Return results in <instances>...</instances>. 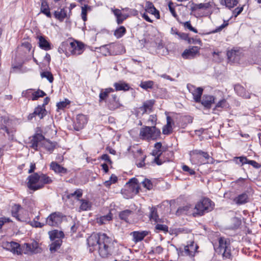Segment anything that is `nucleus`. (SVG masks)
<instances>
[{
    "label": "nucleus",
    "mask_w": 261,
    "mask_h": 261,
    "mask_svg": "<svg viewBox=\"0 0 261 261\" xmlns=\"http://www.w3.org/2000/svg\"><path fill=\"white\" fill-rule=\"evenodd\" d=\"M36 169V164L31 163L28 171L31 174L27 177L26 183L28 188L34 192L43 189L46 185L50 184L53 181L46 174L41 172H34Z\"/></svg>",
    "instance_id": "f257e3e1"
},
{
    "label": "nucleus",
    "mask_w": 261,
    "mask_h": 261,
    "mask_svg": "<svg viewBox=\"0 0 261 261\" xmlns=\"http://www.w3.org/2000/svg\"><path fill=\"white\" fill-rule=\"evenodd\" d=\"M96 242L98 245V253L103 257H108L112 255L114 249V243L111 238L106 233H99L98 237L91 236L87 239L90 246H93Z\"/></svg>",
    "instance_id": "f03ea898"
},
{
    "label": "nucleus",
    "mask_w": 261,
    "mask_h": 261,
    "mask_svg": "<svg viewBox=\"0 0 261 261\" xmlns=\"http://www.w3.org/2000/svg\"><path fill=\"white\" fill-rule=\"evenodd\" d=\"M215 207V203L209 198L203 197L195 205L192 210V215L194 217H201L206 213L212 211Z\"/></svg>",
    "instance_id": "7ed1b4c3"
},
{
    "label": "nucleus",
    "mask_w": 261,
    "mask_h": 261,
    "mask_svg": "<svg viewBox=\"0 0 261 261\" xmlns=\"http://www.w3.org/2000/svg\"><path fill=\"white\" fill-rule=\"evenodd\" d=\"M190 161L193 164H214L215 160L207 152L201 150L194 149L189 152Z\"/></svg>",
    "instance_id": "20e7f679"
},
{
    "label": "nucleus",
    "mask_w": 261,
    "mask_h": 261,
    "mask_svg": "<svg viewBox=\"0 0 261 261\" xmlns=\"http://www.w3.org/2000/svg\"><path fill=\"white\" fill-rule=\"evenodd\" d=\"M219 245L216 249V252L221 254L223 259H232L231 244L229 239L225 237H220L218 239Z\"/></svg>",
    "instance_id": "39448f33"
},
{
    "label": "nucleus",
    "mask_w": 261,
    "mask_h": 261,
    "mask_svg": "<svg viewBox=\"0 0 261 261\" xmlns=\"http://www.w3.org/2000/svg\"><path fill=\"white\" fill-rule=\"evenodd\" d=\"M139 136L142 140H156L160 138L161 131L155 126H144L141 128Z\"/></svg>",
    "instance_id": "423d86ee"
},
{
    "label": "nucleus",
    "mask_w": 261,
    "mask_h": 261,
    "mask_svg": "<svg viewBox=\"0 0 261 261\" xmlns=\"http://www.w3.org/2000/svg\"><path fill=\"white\" fill-rule=\"evenodd\" d=\"M139 192V186L138 183V179L136 178H132L126 183L125 188L122 191L126 198H132Z\"/></svg>",
    "instance_id": "0eeeda50"
},
{
    "label": "nucleus",
    "mask_w": 261,
    "mask_h": 261,
    "mask_svg": "<svg viewBox=\"0 0 261 261\" xmlns=\"http://www.w3.org/2000/svg\"><path fill=\"white\" fill-rule=\"evenodd\" d=\"M68 50L70 56H78L81 55L84 51L85 44L80 41L73 40L70 42H68Z\"/></svg>",
    "instance_id": "6e6552de"
},
{
    "label": "nucleus",
    "mask_w": 261,
    "mask_h": 261,
    "mask_svg": "<svg viewBox=\"0 0 261 261\" xmlns=\"http://www.w3.org/2000/svg\"><path fill=\"white\" fill-rule=\"evenodd\" d=\"M64 217L61 212H53L47 217L46 223L50 226L58 227L62 223Z\"/></svg>",
    "instance_id": "1a4fd4ad"
},
{
    "label": "nucleus",
    "mask_w": 261,
    "mask_h": 261,
    "mask_svg": "<svg viewBox=\"0 0 261 261\" xmlns=\"http://www.w3.org/2000/svg\"><path fill=\"white\" fill-rule=\"evenodd\" d=\"M187 87L189 92L192 94L194 101L199 103L201 101L203 89L202 87H196L191 84H188Z\"/></svg>",
    "instance_id": "9d476101"
},
{
    "label": "nucleus",
    "mask_w": 261,
    "mask_h": 261,
    "mask_svg": "<svg viewBox=\"0 0 261 261\" xmlns=\"http://www.w3.org/2000/svg\"><path fill=\"white\" fill-rule=\"evenodd\" d=\"M200 47L196 46H190L188 49H185L181 54V57L184 59H191L199 55Z\"/></svg>",
    "instance_id": "9b49d317"
},
{
    "label": "nucleus",
    "mask_w": 261,
    "mask_h": 261,
    "mask_svg": "<svg viewBox=\"0 0 261 261\" xmlns=\"http://www.w3.org/2000/svg\"><path fill=\"white\" fill-rule=\"evenodd\" d=\"M50 169L60 176H64L69 175L70 171L67 169L64 168L56 162H52L49 165Z\"/></svg>",
    "instance_id": "f8f14e48"
},
{
    "label": "nucleus",
    "mask_w": 261,
    "mask_h": 261,
    "mask_svg": "<svg viewBox=\"0 0 261 261\" xmlns=\"http://www.w3.org/2000/svg\"><path fill=\"white\" fill-rule=\"evenodd\" d=\"M47 114V111L45 108H43V106L40 105L38 106L35 108L34 112L30 113L28 116V120L29 121L32 120L34 118L38 116L40 119H43Z\"/></svg>",
    "instance_id": "ddd939ff"
},
{
    "label": "nucleus",
    "mask_w": 261,
    "mask_h": 261,
    "mask_svg": "<svg viewBox=\"0 0 261 261\" xmlns=\"http://www.w3.org/2000/svg\"><path fill=\"white\" fill-rule=\"evenodd\" d=\"M44 136L41 134H35L34 135L30 140V147L36 151L38 150L39 145L42 146V143L44 140Z\"/></svg>",
    "instance_id": "4468645a"
},
{
    "label": "nucleus",
    "mask_w": 261,
    "mask_h": 261,
    "mask_svg": "<svg viewBox=\"0 0 261 261\" xmlns=\"http://www.w3.org/2000/svg\"><path fill=\"white\" fill-rule=\"evenodd\" d=\"M106 106L111 111H114L122 106L116 94L112 95V98L107 100Z\"/></svg>",
    "instance_id": "2eb2a0df"
},
{
    "label": "nucleus",
    "mask_w": 261,
    "mask_h": 261,
    "mask_svg": "<svg viewBox=\"0 0 261 261\" xmlns=\"http://www.w3.org/2000/svg\"><path fill=\"white\" fill-rule=\"evenodd\" d=\"M87 123V119L85 115L79 114L77 115L76 120L74 122V129L76 131L82 129Z\"/></svg>",
    "instance_id": "dca6fc26"
},
{
    "label": "nucleus",
    "mask_w": 261,
    "mask_h": 261,
    "mask_svg": "<svg viewBox=\"0 0 261 261\" xmlns=\"http://www.w3.org/2000/svg\"><path fill=\"white\" fill-rule=\"evenodd\" d=\"M23 246L25 248V253L36 254L40 252L41 250L38 242L35 240H33L31 243H24Z\"/></svg>",
    "instance_id": "f3484780"
},
{
    "label": "nucleus",
    "mask_w": 261,
    "mask_h": 261,
    "mask_svg": "<svg viewBox=\"0 0 261 261\" xmlns=\"http://www.w3.org/2000/svg\"><path fill=\"white\" fill-rule=\"evenodd\" d=\"M155 100L150 99L144 101L142 106L139 109L142 112V114L150 113L153 111V106L155 104Z\"/></svg>",
    "instance_id": "a211bd4d"
},
{
    "label": "nucleus",
    "mask_w": 261,
    "mask_h": 261,
    "mask_svg": "<svg viewBox=\"0 0 261 261\" xmlns=\"http://www.w3.org/2000/svg\"><path fill=\"white\" fill-rule=\"evenodd\" d=\"M37 39L38 40V46L41 49L45 51H48L52 49L51 44L47 40L46 37L40 35L37 37Z\"/></svg>",
    "instance_id": "6ab92c4d"
},
{
    "label": "nucleus",
    "mask_w": 261,
    "mask_h": 261,
    "mask_svg": "<svg viewBox=\"0 0 261 261\" xmlns=\"http://www.w3.org/2000/svg\"><path fill=\"white\" fill-rule=\"evenodd\" d=\"M215 97L214 96L205 94L201 97V101L200 102L204 108L210 109L212 105L215 103Z\"/></svg>",
    "instance_id": "aec40b11"
},
{
    "label": "nucleus",
    "mask_w": 261,
    "mask_h": 261,
    "mask_svg": "<svg viewBox=\"0 0 261 261\" xmlns=\"http://www.w3.org/2000/svg\"><path fill=\"white\" fill-rule=\"evenodd\" d=\"M148 234L149 231L147 230L134 231L130 233V236L133 237V241L137 243L142 241Z\"/></svg>",
    "instance_id": "412c9836"
},
{
    "label": "nucleus",
    "mask_w": 261,
    "mask_h": 261,
    "mask_svg": "<svg viewBox=\"0 0 261 261\" xmlns=\"http://www.w3.org/2000/svg\"><path fill=\"white\" fill-rule=\"evenodd\" d=\"M166 119L167 123L163 126L162 129V133L164 135H169L172 134L173 132L172 125H174V123L170 116H167Z\"/></svg>",
    "instance_id": "4be33fe9"
},
{
    "label": "nucleus",
    "mask_w": 261,
    "mask_h": 261,
    "mask_svg": "<svg viewBox=\"0 0 261 261\" xmlns=\"http://www.w3.org/2000/svg\"><path fill=\"white\" fill-rule=\"evenodd\" d=\"M234 90L236 93L240 96L244 98H250V94L240 84H236L234 86Z\"/></svg>",
    "instance_id": "5701e85b"
},
{
    "label": "nucleus",
    "mask_w": 261,
    "mask_h": 261,
    "mask_svg": "<svg viewBox=\"0 0 261 261\" xmlns=\"http://www.w3.org/2000/svg\"><path fill=\"white\" fill-rule=\"evenodd\" d=\"M114 87L115 88L114 91H129L131 88L129 85L123 81H119L118 82H116L113 85Z\"/></svg>",
    "instance_id": "b1692460"
},
{
    "label": "nucleus",
    "mask_w": 261,
    "mask_h": 261,
    "mask_svg": "<svg viewBox=\"0 0 261 261\" xmlns=\"http://www.w3.org/2000/svg\"><path fill=\"white\" fill-rule=\"evenodd\" d=\"M112 11L116 17V22L118 24L122 23L128 17V15L122 14L121 10L118 9H112Z\"/></svg>",
    "instance_id": "393cba45"
},
{
    "label": "nucleus",
    "mask_w": 261,
    "mask_h": 261,
    "mask_svg": "<svg viewBox=\"0 0 261 261\" xmlns=\"http://www.w3.org/2000/svg\"><path fill=\"white\" fill-rule=\"evenodd\" d=\"M145 11L153 15L156 19L160 18L159 11L154 7L152 3L147 2L145 6Z\"/></svg>",
    "instance_id": "a878e982"
},
{
    "label": "nucleus",
    "mask_w": 261,
    "mask_h": 261,
    "mask_svg": "<svg viewBox=\"0 0 261 261\" xmlns=\"http://www.w3.org/2000/svg\"><path fill=\"white\" fill-rule=\"evenodd\" d=\"M114 89L112 88H108L106 89H101L99 95V102H101L105 101L107 102V99L110 93L114 92Z\"/></svg>",
    "instance_id": "bb28decb"
},
{
    "label": "nucleus",
    "mask_w": 261,
    "mask_h": 261,
    "mask_svg": "<svg viewBox=\"0 0 261 261\" xmlns=\"http://www.w3.org/2000/svg\"><path fill=\"white\" fill-rule=\"evenodd\" d=\"M22 206L19 204H14L12 205L11 208V215L12 217L15 218V219L18 221H23V220L20 217L18 213L22 210Z\"/></svg>",
    "instance_id": "cd10ccee"
},
{
    "label": "nucleus",
    "mask_w": 261,
    "mask_h": 261,
    "mask_svg": "<svg viewBox=\"0 0 261 261\" xmlns=\"http://www.w3.org/2000/svg\"><path fill=\"white\" fill-rule=\"evenodd\" d=\"M248 196L245 193H242L233 198V201L237 205H242L248 202Z\"/></svg>",
    "instance_id": "c85d7f7f"
},
{
    "label": "nucleus",
    "mask_w": 261,
    "mask_h": 261,
    "mask_svg": "<svg viewBox=\"0 0 261 261\" xmlns=\"http://www.w3.org/2000/svg\"><path fill=\"white\" fill-rule=\"evenodd\" d=\"M7 249L13 253L20 254V245L14 242H8L6 244Z\"/></svg>",
    "instance_id": "c756f323"
},
{
    "label": "nucleus",
    "mask_w": 261,
    "mask_h": 261,
    "mask_svg": "<svg viewBox=\"0 0 261 261\" xmlns=\"http://www.w3.org/2000/svg\"><path fill=\"white\" fill-rule=\"evenodd\" d=\"M49 238L51 241L56 240H62L64 238V234L63 231L58 230H54L48 232Z\"/></svg>",
    "instance_id": "7c9ffc66"
},
{
    "label": "nucleus",
    "mask_w": 261,
    "mask_h": 261,
    "mask_svg": "<svg viewBox=\"0 0 261 261\" xmlns=\"http://www.w3.org/2000/svg\"><path fill=\"white\" fill-rule=\"evenodd\" d=\"M198 246L194 242H191L190 244H188L185 247V252L187 255H193L198 249Z\"/></svg>",
    "instance_id": "2f4dec72"
},
{
    "label": "nucleus",
    "mask_w": 261,
    "mask_h": 261,
    "mask_svg": "<svg viewBox=\"0 0 261 261\" xmlns=\"http://www.w3.org/2000/svg\"><path fill=\"white\" fill-rule=\"evenodd\" d=\"M57 145L56 142H51L49 140H46L44 138V140L42 143V147L44 148L46 150L52 152Z\"/></svg>",
    "instance_id": "473e14b6"
},
{
    "label": "nucleus",
    "mask_w": 261,
    "mask_h": 261,
    "mask_svg": "<svg viewBox=\"0 0 261 261\" xmlns=\"http://www.w3.org/2000/svg\"><path fill=\"white\" fill-rule=\"evenodd\" d=\"M40 13L44 14L48 18H51V17L49 5L46 0H42L41 1Z\"/></svg>",
    "instance_id": "72a5a7b5"
},
{
    "label": "nucleus",
    "mask_w": 261,
    "mask_h": 261,
    "mask_svg": "<svg viewBox=\"0 0 261 261\" xmlns=\"http://www.w3.org/2000/svg\"><path fill=\"white\" fill-rule=\"evenodd\" d=\"M163 151V148L162 147V144L161 142H157L154 144V148L152 150L151 154L154 156H161Z\"/></svg>",
    "instance_id": "f704fd0d"
},
{
    "label": "nucleus",
    "mask_w": 261,
    "mask_h": 261,
    "mask_svg": "<svg viewBox=\"0 0 261 261\" xmlns=\"http://www.w3.org/2000/svg\"><path fill=\"white\" fill-rule=\"evenodd\" d=\"M134 214V212L133 211L130 210H125L119 213V217L121 220L128 222L129 218Z\"/></svg>",
    "instance_id": "c9c22d12"
},
{
    "label": "nucleus",
    "mask_w": 261,
    "mask_h": 261,
    "mask_svg": "<svg viewBox=\"0 0 261 261\" xmlns=\"http://www.w3.org/2000/svg\"><path fill=\"white\" fill-rule=\"evenodd\" d=\"M113 215L111 212H109L107 215L100 216L97 218L96 220L97 223L99 225H103L107 224L112 220Z\"/></svg>",
    "instance_id": "e433bc0d"
},
{
    "label": "nucleus",
    "mask_w": 261,
    "mask_h": 261,
    "mask_svg": "<svg viewBox=\"0 0 261 261\" xmlns=\"http://www.w3.org/2000/svg\"><path fill=\"white\" fill-rule=\"evenodd\" d=\"M79 201L80 202V211H86L91 209L92 203L89 200L82 199Z\"/></svg>",
    "instance_id": "4c0bfd02"
},
{
    "label": "nucleus",
    "mask_w": 261,
    "mask_h": 261,
    "mask_svg": "<svg viewBox=\"0 0 261 261\" xmlns=\"http://www.w3.org/2000/svg\"><path fill=\"white\" fill-rule=\"evenodd\" d=\"M54 15L56 19L62 22L67 16L66 11L64 8H63L60 11H55Z\"/></svg>",
    "instance_id": "58836bf2"
},
{
    "label": "nucleus",
    "mask_w": 261,
    "mask_h": 261,
    "mask_svg": "<svg viewBox=\"0 0 261 261\" xmlns=\"http://www.w3.org/2000/svg\"><path fill=\"white\" fill-rule=\"evenodd\" d=\"M212 7V5L210 2L206 3H200L198 4H194L191 8L192 11H196L199 9L207 10Z\"/></svg>",
    "instance_id": "ea45409f"
},
{
    "label": "nucleus",
    "mask_w": 261,
    "mask_h": 261,
    "mask_svg": "<svg viewBox=\"0 0 261 261\" xmlns=\"http://www.w3.org/2000/svg\"><path fill=\"white\" fill-rule=\"evenodd\" d=\"M220 2L221 5L229 9L234 7L238 4V0H220Z\"/></svg>",
    "instance_id": "a19ab883"
},
{
    "label": "nucleus",
    "mask_w": 261,
    "mask_h": 261,
    "mask_svg": "<svg viewBox=\"0 0 261 261\" xmlns=\"http://www.w3.org/2000/svg\"><path fill=\"white\" fill-rule=\"evenodd\" d=\"M68 41L63 42L58 48L60 54L64 53L67 57L70 56V52L68 50Z\"/></svg>",
    "instance_id": "79ce46f5"
},
{
    "label": "nucleus",
    "mask_w": 261,
    "mask_h": 261,
    "mask_svg": "<svg viewBox=\"0 0 261 261\" xmlns=\"http://www.w3.org/2000/svg\"><path fill=\"white\" fill-rule=\"evenodd\" d=\"M126 33V30L124 26H120L114 31V35L116 38L122 37Z\"/></svg>",
    "instance_id": "37998d69"
},
{
    "label": "nucleus",
    "mask_w": 261,
    "mask_h": 261,
    "mask_svg": "<svg viewBox=\"0 0 261 261\" xmlns=\"http://www.w3.org/2000/svg\"><path fill=\"white\" fill-rule=\"evenodd\" d=\"M52 241L53 242L49 246V249L51 252H55L60 248L63 241L62 240H56Z\"/></svg>",
    "instance_id": "c03bdc74"
},
{
    "label": "nucleus",
    "mask_w": 261,
    "mask_h": 261,
    "mask_svg": "<svg viewBox=\"0 0 261 261\" xmlns=\"http://www.w3.org/2000/svg\"><path fill=\"white\" fill-rule=\"evenodd\" d=\"M149 217L151 221L153 220L155 222L157 223L160 221L158 215L157 209L155 207H152L151 208Z\"/></svg>",
    "instance_id": "a18cd8bd"
},
{
    "label": "nucleus",
    "mask_w": 261,
    "mask_h": 261,
    "mask_svg": "<svg viewBox=\"0 0 261 261\" xmlns=\"http://www.w3.org/2000/svg\"><path fill=\"white\" fill-rule=\"evenodd\" d=\"M154 85V82L152 81H142L139 86L144 90H147L148 89H152Z\"/></svg>",
    "instance_id": "49530a36"
},
{
    "label": "nucleus",
    "mask_w": 261,
    "mask_h": 261,
    "mask_svg": "<svg viewBox=\"0 0 261 261\" xmlns=\"http://www.w3.org/2000/svg\"><path fill=\"white\" fill-rule=\"evenodd\" d=\"M83 191L82 189H79L75 190L74 192L69 194L67 196L68 198L75 197L76 199L80 200L79 198L82 196Z\"/></svg>",
    "instance_id": "de8ad7c7"
},
{
    "label": "nucleus",
    "mask_w": 261,
    "mask_h": 261,
    "mask_svg": "<svg viewBox=\"0 0 261 261\" xmlns=\"http://www.w3.org/2000/svg\"><path fill=\"white\" fill-rule=\"evenodd\" d=\"M191 208V205H187L182 207H179L176 213L178 215L183 214H188L189 213V211Z\"/></svg>",
    "instance_id": "09e8293b"
},
{
    "label": "nucleus",
    "mask_w": 261,
    "mask_h": 261,
    "mask_svg": "<svg viewBox=\"0 0 261 261\" xmlns=\"http://www.w3.org/2000/svg\"><path fill=\"white\" fill-rule=\"evenodd\" d=\"M234 162L237 164H241V166L247 164L248 159L246 156H242L239 157H234Z\"/></svg>",
    "instance_id": "8fccbe9b"
},
{
    "label": "nucleus",
    "mask_w": 261,
    "mask_h": 261,
    "mask_svg": "<svg viewBox=\"0 0 261 261\" xmlns=\"http://www.w3.org/2000/svg\"><path fill=\"white\" fill-rule=\"evenodd\" d=\"M238 53L239 51L235 49H231L230 50H228L227 53V56L228 59L229 61H234L236 59V56H238Z\"/></svg>",
    "instance_id": "3c124183"
},
{
    "label": "nucleus",
    "mask_w": 261,
    "mask_h": 261,
    "mask_svg": "<svg viewBox=\"0 0 261 261\" xmlns=\"http://www.w3.org/2000/svg\"><path fill=\"white\" fill-rule=\"evenodd\" d=\"M46 95V93L42 90H38L36 91L33 92V96L31 97L32 100H37L39 97H42Z\"/></svg>",
    "instance_id": "603ef678"
},
{
    "label": "nucleus",
    "mask_w": 261,
    "mask_h": 261,
    "mask_svg": "<svg viewBox=\"0 0 261 261\" xmlns=\"http://www.w3.org/2000/svg\"><path fill=\"white\" fill-rule=\"evenodd\" d=\"M155 228L158 230L156 231V232L163 231L165 233H167L168 232V227L166 225L157 224L155 226Z\"/></svg>",
    "instance_id": "864d4df0"
},
{
    "label": "nucleus",
    "mask_w": 261,
    "mask_h": 261,
    "mask_svg": "<svg viewBox=\"0 0 261 261\" xmlns=\"http://www.w3.org/2000/svg\"><path fill=\"white\" fill-rule=\"evenodd\" d=\"M228 107V103L227 101L225 99H223L220 100L218 103H217L214 110L217 109V108H226Z\"/></svg>",
    "instance_id": "5fc2aeb1"
},
{
    "label": "nucleus",
    "mask_w": 261,
    "mask_h": 261,
    "mask_svg": "<svg viewBox=\"0 0 261 261\" xmlns=\"http://www.w3.org/2000/svg\"><path fill=\"white\" fill-rule=\"evenodd\" d=\"M70 101L67 99H65L64 101H60L57 103V107L58 109L62 110L66 108L68 105H69Z\"/></svg>",
    "instance_id": "6e6d98bb"
},
{
    "label": "nucleus",
    "mask_w": 261,
    "mask_h": 261,
    "mask_svg": "<svg viewBox=\"0 0 261 261\" xmlns=\"http://www.w3.org/2000/svg\"><path fill=\"white\" fill-rule=\"evenodd\" d=\"M41 76L43 78L47 79L50 83H52L54 81V77L50 72L44 71L41 73Z\"/></svg>",
    "instance_id": "4d7b16f0"
},
{
    "label": "nucleus",
    "mask_w": 261,
    "mask_h": 261,
    "mask_svg": "<svg viewBox=\"0 0 261 261\" xmlns=\"http://www.w3.org/2000/svg\"><path fill=\"white\" fill-rule=\"evenodd\" d=\"M164 250V249L161 246H158L154 248H152L151 250L149 252V254L154 253L160 254H161Z\"/></svg>",
    "instance_id": "13d9d810"
},
{
    "label": "nucleus",
    "mask_w": 261,
    "mask_h": 261,
    "mask_svg": "<svg viewBox=\"0 0 261 261\" xmlns=\"http://www.w3.org/2000/svg\"><path fill=\"white\" fill-rule=\"evenodd\" d=\"M89 8L88 5H85L84 7H82V13H81V17L84 21H86L87 20V9Z\"/></svg>",
    "instance_id": "bf43d9fd"
},
{
    "label": "nucleus",
    "mask_w": 261,
    "mask_h": 261,
    "mask_svg": "<svg viewBox=\"0 0 261 261\" xmlns=\"http://www.w3.org/2000/svg\"><path fill=\"white\" fill-rule=\"evenodd\" d=\"M33 92L32 90L31 89H29L22 92V96L28 99H31V97L33 96Z\"/></svg>",
    "instance_id": "052dcab7"
},
{
    "label": "nucleus",
    "mask_w": 261,
    "mask_h": 261,
    "mask_svg": "<svg viewBox=\"0 0 261 261\" xmlns=\"http://www.w3.org/2000/svg\"><path fill=\"white\" fill-rule=\"evenodd\" d=\"M183 24L184 25V27L187 29H188L189 30H190L191 31H192L195 33H197L198 32L197 30L196 29L193 28L192 25H191V22L190 21H186L185 22H184L183 23Z\"/></svg>",
    "instance_id": "680f3d73"
},
{
    "label": "nucleus",
    "mask_w": 261,
    "mask_h": 261,
    "mask_svg": "<svg viewBox=\"0 0 261 261\" xmlns=\"http://www.w3.org/2000/svg\"><path fill=\"white\" fill-rule=\"evenodd\" d=\"M182 169L184 171L188 172L189 174L191 175H193L195 174V171L193 169L190 168L187 165H183L182 166Z\"/></svg>",
    "instance_id": "e2e57ef3"
},
{
    "label": "nucleus",
    "mask_w": 261,
    "mask_h": 261,
    "mask_svg": "<svg viewBox=\"0 0 261 261\" xmlns=\"http://www.w3.org/2000/svg\"><path fill=\"white\" fill-rule=\"evenodd\" d=\"M142 184L143 186L148 190H150L152 188V184L151 181L148 179H145V180L142 182Z\"/></svg>",
    "instance_id": "0e129e2a"
},
{
    "label": "nucleus",
    "mask_w": 261,
    "mask_h": 261,
    "mask_svg": "<svg viewBox=\"0 0 261 261\" xmlns=\"http://www.w3.org/2000/svg\"><path fill=\"white\" fill-rule=\"evenodd\" d=\"M178 36L182 39L188 41L189 43L191 42V39L189 37L188 34L185 33L179 32Z\"/></svg>",
    "instance_id": "69168bd1"
},
{
    "label": "nucleus",
    "mask_w": 261,
    "mask_h": 261,
    "mask_svg": "<svg viewBox=\"0 0 261 261\" xmlns=\"http://www.w3.org/2000/svg\"><path fill=\"white\" fill-rule=\"evenodd\" d=\"M247 164L251 165L255 169H259L261 167V165L255 161L254 160H248L247 162Z\"/></svg>",
    "instance_id": "338daca9"
},
{
    "label": "nucleus",
    "mask_w": 261,
    "mask_h": 261,
    "mask_svg": "<svg viewBox=\"0 0 261 261\" xmlns=\"http://www.w3.org/2000/svg\"><path fill=\"white\" fill-rule=\"evenodd\" d=\"M244 9L243 6L242 7H238L236 8L233 11V15L235 17H237L241 13V12L243 11Z\"/></svg>",
    "instance_id": "774afa93"
}]
</instances>
